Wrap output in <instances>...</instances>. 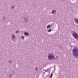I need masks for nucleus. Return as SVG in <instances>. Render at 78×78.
I'll use <instances>...</instances> for the list:
<instances>
[{
	"mask_svg": "<svg viewBox=\"0 0 78 78\" xmlns=\"http://www.w3.org/2000/svg\"><path fill=\"white\" fill-rule=\"evenodd\" d=\"M73 56L75 58H78V49L74 48L73 52Z\"/></svg>",
	"mask_w": 78,
	"mask_h": 78,
	"instance_id": "obj_1",
	"label": "nucleus"
},
{
	"mask_svg": "<svg viewBox=\"0 0 78 78\" xmlns=\"http://www.w3.org/2000/svg\"><path fill=\"white\" fill-rule=\"evenodd\" d=\"M48 58L49 60H52L55 59V56L53 55V54H49L48 55Z\"/></svg>",
	"mask_w": 78,
	"mask_h": 78,
	"instance_id": "obj_2",
	"label": "nucleus"
},
{
	"mask_svg": "<svg viewBox=\"0 0 78 78\" xmlns=\"http://www.w3.org/2000/svg\"><path fill=\"white\" fill-rule=\"evenodd\" d=\"M73 36L76 39H77L78 38V35L75 32L73 33Z\"/></svg>",
	"mask_w": 78,
	"mask_h": 78,
	"instance_id": "obj_3",
	"label": "nucleus"
},
{
	"mask_svg": "<svg viewBox=\"0 0 78 78\" xmlns=\"http://www.w3.org/2000/svg\"><path fill=\"white\" fill-rule=\"evenodd\" d=\"M75 22H76V23H78V19H75Z\"/></svg>",
	"mask_w": 78,
	"mask_h": 78,
	"instance_id": "obj_4",
	"label": "nucleus"
},
{
	"mask_svg": "<svg viewBox=\"0 0 78 78\" xmlns=\"http://www.w3.org/2000/svg\"><path fill=\"white\" fill-rule=\"evenodd\" d=\"M52 14H55V13H56V11H55L54 10H53L52 11Z\"/></svg>",
	"mask_w": 78,
	"mask_h": 78,
	"instance_id": "obj_5",
	"label": "nucleus"
},
{
	"mask_svg": "<svg viewBox=\"0 0 78 78\" xmlns=\"http://www.w3.org/2000/svg\"><path fill=\"white\" fill-rule=\"evenodd\" d=\"M12 39H14V38H15V35H12Z\"/></svg>",
	"mask_w": 78,
	"mask_h": 78,
	"instance_id": "obj_6",
	"label": "nucleus"
},
{
	"mask_svg": "<svg viewBox=\"0 0 78 78\" xmlns=\"http://www.w3.org/2000/svg\"><path fill=\"white\" fill-rule=\"evenodd\" d=\"M24 34L25 35H28V33H27V32H25L24 33Z\"/></svg>",
	"mask_w": 78,
	"mask_h": 78,
	"instance_id": "obj_7",
	"label": "nucleus"
},
{
	"mask_svg": "<svg viewBox=\"0 0 78 78\" xmlns=\"http://www.w3.org/2000/svg\"><path fill=\"white\" fill-rule=\"evenodd\" d=\"M52 76H53V73H51V75L50 76V78H51V77H52Z\"/></svg>",
	"mask_w": 78,
	"mask_h": 78,
	"instance_id": "obj_8",
	"label": "nucleus"
},
{
	"mask_svg": "<svg viewBox=\"0 0 78 78\" xmlns=\"http://www.w3.org/2000/svg\"><path fill=\"white\" fill-rule=\"evenodd\" d=\"M50 25H48L47 26V28H50Z\"/></svg>",
	"mask_w": 78,
	"mask_h": 78,
	"instance_id": "obj_9",
	"label": "nucleus"
},
{
	"mask_svg": "<svg viewBox=\"0 0 78 78\" xmlns=\"http://www.w3.org/2000/svg\"><path fill=\"white\" fill-rule=\"evenodd\" d=\"M12 9H14V6H12Z\"/></svg>",
	"mask_w": 78,
	"mask_h": 78,
	"instance_id": "obj_10",
	"label": "nucleus"
},
{
	"mask_svg": "<svg viewBox=\"0 0 78 78\" xmlns=\"http://www.w3.org/2000/svg\"><path fill=\"white\" fill-rule=\"evenodd\" d=\"M48 32H50V31H51V29H49L48 30Z\"/></svg>",
	"mask_w": 78,
	"mask_h": 78,
	"instance_id": "obj_11",
	"label": "nucleus"
},
{
	"mask_svg": "<svg viewBox=\"0 0 78 78\" xmlns=\"http://www.w3.org/2000/svg\"><path fill=\"white\" fill-rule=\"evenodd\" d=\"M24 37H25L23 36L22 37V38L23 39V38H24Z\"/></svg>",
	"mask_w": 78,
	"mask_h": 78,
	"instance_id": "obj_12",
	"label": "nucleus"
},
{
	"mask_svg": "<svg viewBox=\"0 0 78 78\" xmlns=\"http://www.w3.org/2000/svg\"><path fill=\"white\" fill-rule=\"evenodd\" d=\"M19 32V31H18V30L16 31V33H18Z\"/></svg>",
	"mask_w": 78,
	"mask_h": 78,
	"instance_id": "obj_13",
	"label": "nucleus"
},
{
	"mask_svg": "<svg viewBox=\"0 0 78 78\" xmlns=\"http://www.w3.org/2000/svg\"><path fill=\"white\" fill-rule=\"evenodd\" d=\"M37 68H36L35 69V70H37Z\"/></svg>",
	"mask_w": 78,
	"mask_h": 78,
	"instance_id": "obj_14",
	"label": "nucleus"
},
{
	"mask_svg": "<svg viewBox=\"0 0 78 78\" xmlns=\"http://www.w3.org/2000/svg\"><path fill=\"white\" fill-rule=\"evenodd\" d=\"M9 62L10 63H11L10 60H9Z\"/></svg>",
	"mask_w": 78,
	"mask_h": 78,
	"instance_id": "obj_15",
	"label": "nucleus"
},
{
	"mask_svg": "<svg viewBox=\"0 0 78 78\" xmlns=\"http://www.w3.org/2000/svg\"><path fill=\"white\" fill-rule=\"evenodd\" d=\"M11 76H11L10 77L11 78Z\"/></svg>",
	"mask_w": 78,
	"mask_h": 78,
	"instance_id": "obj_16",
	"label": "nucleus"
}]
</instances>
